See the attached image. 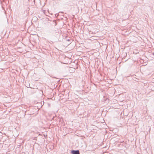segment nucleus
Returning <instances> with one entry per match:
<instances>
[{
  "label": "nucleus",
  "instance_id": "obj_1",
  "mask_svg": "<svg viewBox=\"0 0 154 154\" xmlns=\"http://www.w3.org/2000/svg\"><path fill=\"white\" fill-rule=\"evenodd\" d=\"M71 153L72 154H77V150H72L71 151Z\"/></svg>",
  "mask_w": 154,
  "mask_h": 154
},
{
  "label": "nucleus",
  "instance_id": "obj_2",
  "mask_svg": "<svg viewBox=\"0 0 154 154\" xmlns=\"http://www.w3.org/2000/svg\"><path fill=\"white\" fill-rule=\"evenodd\" d=\"M66 41L69 42L68 43L69 44H70L71 43V41L69 39H67Z\"/></svg>",
  "mask_w": 154,
  "mask_h": 154
},
{
  "label": "nucleus",
  "instance_id": "obj_3",
  "mask_svg": "<svg viewBox=\"0 0 154 154\" xmlns=\"http://www.w3.org/2000/svg\"><path fill=\"white\" fill-rule=\"evenodd\" d=\"M78 154H79V151L78 150Z\"/></svg>",
  "mask_w": 154,
  "mask_h": 154
}]
</instances>
